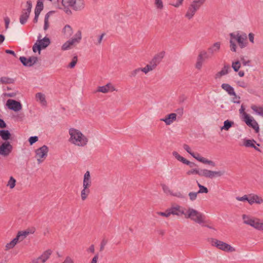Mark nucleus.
Wrapping results in <instances>:
<instances>
[{"mask_svg":"<svg viewBox=\"0 0 263 263\" xmlns=\"http://www.w3.org/2000/svg\"><path fill=\"white\" fill-rule=\"evenodd\" d=\"M190 163L187 164L190 168L186 172L187 176L198 175L206 178L213 179L221 177L225 173L223 171H212L206 168L199 169L195 163L190 161Z\"/></svg>","mask_w":263,"mask_h":263,"instance_id":"obj_1","label":"nucleus"},{"mask_svg":"<svg viewBox=\"0 0 263 263\" xmlns=\"http://www.w3.org/2000/svg\"><path fill=\"white\" fill-rule=\"evenodd\" d=\"M68 142L72 145L78 147H84L87 145L88 137L80 129L70 127L68 129Z\"/></svg>","mask_w":263,"mask_h":263,"instance_id":"obj_2","label":"nucleus"},{"mask_svg":"<svg viewBox=\"0 0 263 263\" xmlns=\"http://www.w3.org/2000/svg\"><path fill=\"white\" fill-rule=\"evenodd\" d=\"M85 7V0H61L58 8L62 10L67 15L72 14L70 8L76 11H81Z\"/></svg>","mask_w":263,"mask_h":263,"instance_id":"obj_3","label":"nucleus"},{"mask_svg":"<svg viewBox=\"0 0 263 263\" xmlns=\"http://www.w3.org/2000/svg\"><path fill=\"white\" fill-rule=\"evenodd\" d=\"M230 49L231 51L236 52L237 47L244 48L248 46L247 35L245 33L235 31L229 34Z\"/></svg>","mask_w":263,"mask_h":263,"instance_id":"obj_4","label":"nucleus"},{"mask_svg":"<svg viewBox=\"0 0 263 263\" xmlns=\"http://www.w3.org/2000/svg\"><path fill=\"white\" fill-rule=\"evenodd\" d=\"M209 242L211 246L216 248L217 249L228 253H233L236 252L235 247L232 246L224 241L216 238H212L209 240Z\"/></svg>","mask_w":263,"mask_h":263,"instance_id":"obj_5","label":"nucleus"},{"mask_svg":"<svg viewBox=\"0 0 263 263\" xmlns=\"http://www.w3.org/2000/svg\"><path fill=\"white\" fill-rule=\"evenodd\" d=\"M241 217L243 223L263 231V220L248 214H242Z\"/></svg>","mask_w":263,"mask_h":263,"instance_id":"obj_6","label":"nucleus"},{"mask_svg":"<svg viewBox=\"0 0 263 263\" xmlns=\"http://www.w3.org/2000/svg\"><path fill=\"white\" fill-rule=\"evenodd\" d=\"M185 218L200 224L204 223L205 221V217L203 213L191 207L187 208Z\"/></svg>","mask_w":263,"mask_h":263,"instance_id":"obj_7","label":"nucleus"},{"mask_svg":"<svg viewBox=\"0 0 263 263\" xmlns=\"http://www.w3.org/2000/svg\"><path fill=\"white\" fill-rule=\"evenodd\" d=\"M82 39V33L80 30L77 31L73 36L66 41L61 46L63 51L68 50L80 43Z\"/></svg>","mask_w":263,"mask_h":263,"instance_id":"obj_8","label":"nucleus"},{"mask_svg":"<svg viewBox=\"0 0 263 263\" xmlns=\"http://www.w3.org/2000/svg\"><path fill=\"white\" fill-rule=\"evenodd\" d=\"M205 1L206 0H193L187 9L185 17L189 20L192 19L196 12L204 4Z\"/></svg>","mask_w":263,"mask_h":263,"instance_id":"obj_9","label":"nucleus"},{"mask_svg":"<svg viewBox=\"0 0 263 263\" xmlns=\"http://www.w3.org/2000/svg\"><path fill=\"white\" fill-rule=\"evenodd\" d=\"M183 147L189 154H190L193 158H194L198 161L202 163V164L209 165L212 167L216 166V163L212 160H209L206 158L202 157L200 154L198 153H194L192 151L191 148L187 144H184Z\"/></svg>","mask_w":263,"mask_h":263,"instance_id":"obj_10","label":"nucleus"},{"mask_svg":"<svg viewBox=\"0 0 263 263\" xmlns=\"http://www.w3.org/2000/svg\"><path fill=\"white\" fill-rule=\"evenodd\" d=\"M49 151V147L44 145L34 151V158L38 164L43 163L47 158Z\"/></svg>","mask_w":263,"mask_h":263,"instance_id":"obj_11","label":"nucleus"},{"mask_svg":"<svg viewBox=\"0 0 263 263\" xmlns=\"http://www.w3.org/2000/svg\"><path fill=\"white\" fill-rule=\"evenodd\" d=\"M32 6V2L30 1H28L26 2V8L23 10L20 17V22L21 24L24 25L27 22L31 11Z\"/></svg>","mask_w":263,"mask_h":263,"instance_id":"obj_12","label":"nucleus"},{"mask_svg":"<svg viewBox=\"0 0 263 263\" xmlns=\"http://www.w3.org/2000/svg\"><path fill=\"white\" fill-rule=\"evenodd\" d=\"M172 215L178 217L184 216L185 217L187 208L184 207L179 204H174L170 207Z\"/></svg>","mask_w":263,"mask_h":263,"instance_id":"obj_13","label":"nucleus"},{"mask_svg":"<svg viewBox=\"0 0 263 263\" xmlns=\"http://www.w3.org/2000/svg\"><path fill=\"white\" fill-rule=\"evenodd\" d=\"M241 141L242 146L247 148H253L258 152H261L260 149L258 148L260 146V144L257 143L254 139L244 138Z\"/></svg>","mask_w":263,"mask_h":263,"instance_id":"obj_14","label":"nucleus"},{"mask_svg":"<svg viewBox=\"0 0 263 263\" xmlns=\"http://www.w3.org/2000/svg\"><path fill=\"white\" fill-rule=\"evenodd\" d=\"M242 120L248 126L254 129L256 132H258L259 131V127L258 123L255 120L254 117L250 115H249L243 118Z\"/></svg>","mask_w":263,"mask_h":263,"instance_id":"obj_15","label":"nucleus"},{"mask_svg":"<svg viewBox=\"0 0 263 263\" xmlns=\"http://www.w3.org/2000/svg\"><path fill=\"white\" fill-rule=\"evenodd\" d=\"M6 105L9 109L14 111H18L22 108V106L20 102L12 99L8 100Z\"/></svg>","mask_w":263,"mask_h":263,"instance_id":"obj_16","label":"nucleus"},{"mask_svg":"<svg viewBox=\"0 0 263 263\" xmlns=\"http://www.w3.org/2000/svg\"><path fill=\"white\" fill-rule=\"evenodd\" d=\"M114 91H116V88L112 84L109 83L105 85L98 86L97 88L96 92L107 93Z\"/></svg>","mask_w":263,"mask_h":263,"instance_id":"obj_17","label":"nucleus"},{"mask_svg":"<svg viewBox=\"0 0 263 263\" xmlns=\"http://www.w3.org/2000/svg\"><path fill=\"white\" fill-rule=\"evenodd\" d=\"M20 60L24 65L26 66H31L37 62V58L34 56L30 57L28 58L21 57Z\"/></svg>","mask_w":263,"mask_h":263,"instance_id":"obj_18","label":"nucleus"},{"mask_svg":"<svg viewBox=\"0 0 263 263\" xmlns=\"http://www.w3.org/2000/svg\"><path fill=\"white\" fill-rule=\"evenodd\" d=\"M12 146L8 142L3 143L0 146V154L1 155L7 156L11 152Z\"/></svg>","mask_w":263,"mask_h":263,"instance_id":"obj_19","label":"nucleus"},{"mask_svg":"<svg viewBox=\"0 0 263 263\" xmlns=\"http://www.w3.org/2000/svg\"><path fill=\"white\" fill-rule=\"evenodd\" d=\"M177 120V114L171 113L165 116L164 118L160 119V121L164 122L166 125L172 124Z\"/></svg>","mask_w":263,"mask_h":263,"instance_id":"obj_20","label":"nucleus"},{"mask_svg":"<svg viewBox=\"0 0 263 263\" xmlns=\"http://www.w3.org/2000/svg\"><path fill=\"white\" fill-rule=\"evenodd\" d=\"M230 70V67L228 65H224L222 69L217 72L214 76V79L216 80H219L221 78L229 73Z\"/></svg>","mask_w":263,"mask_h":263,"instance_id":"obj_21","label":"nucleus"},{"mask_svg":"<svg viewBox=\"0 0 263 263\" xmlns=\"http://www.w3.org/2000/svg\"><path fill=\"white\" fill-rule=\"evenodd\" d=\"M249 203L250 205L254 203L257 204H262L263 203V198L257 194H249Z\"/></svg>","mask_w":263,"mask_h":263,"instance_id":"obj_22","label":"nucleus"},{"mask_svg":"<svg viewBox=\"0 0 263 263\" xmlns=\"http://www.w3.org/2000/svg\"><path fill=\"white\" fill-rule=\"evenodd\" d=\"M91 185L92 180L90 173L89 171H87L83 176L82 186L90 188Z\"/></svg>","mask_w":263,"mask_h":263,"instance_id":"obj_23","label":"nucleus"},{"mask_svg":"<svg viewBox=\"0 0 263 263\" xmlns=\"http://www.w3.org/2000/svg\"><path fill=\"white\" fill-rule=\"evenodd\" d=\"M61 32L63 36L69 37L73 34V29L70 25L66 24L62 28Z\"/></svg>","mask_w":263,"mask_h":263,"instance_id":"obj_24","label":"nucleus"},{"mask_svg":"<svg viewBox=\"0 0 263 263\" xmlns=\"http://www.w3.org/2000/svg\"><path fill=\"white\" fill-rule=\"evenodd\" d=\"M35 99L36 102L39 103L41 105L45 106L47 104L45 94L42 92H37L35 95Z\"/></svg>","mask_w":263,"mask_h":263,"instance_id":"obj_25","label":"nucleus"},{"mask_svg":"<svg viewBox=\"0 0 263 263\" xmlns=\"http://www.w3.org/2000/svg\"><path fill=\"white\" fill-rule=\"evenodd\" d=\"M251 109L254 115L263 117V105L252 104Z\"/></svg>","mask_w":263,"mask_h":263,"instance_id":"obj_26","label":"nucleus"},{"mask_svg":"<svg viewBox=\"0 0 263 263\" xmlns=\"http://www.w3.org/2000/svg\"><path fill=\"white\" fill-rule=\"evenodd\" d=\"M221 47V43L220 42H217L212 44L209 48L208 51L211 55L218 53Z\"/></svg>","mask_w":263,"mask_h":263,"instance_id":"obj_27","label":"nucleus"},{"mask_svg":"<svg viewBox=\"0 0 263 263\" xmlns=\"http://www.w3.org/2000/svg\"><path fill=\"white\" fill-rule=\"evenodd\" d=\"M34 231L33 230L28 229L25 231H20L18 232L16 237L21 242L23 241L27 236L29 235L33 234Z\"/></svg>","mask_w":263,"mask_h":263,"instance_id":"obj_28","label":"nucleus"},{"mask_svg":"<svg viewBox=\"0 0 263 263\" xmlns=\"http://www.w3.org/2000/svg\"><path fill=\"white\" fill-rule=\"evenodd\" d=\"M36 42L39 43V45L42 49L46 48L50 43V40L48 37H45L41 39V35L39 36Z\"/></svg>","mask_w":263,"mask_h":263,"instance_id":"obj_29","label":"nucleus"},{"mask_svg":"<svg viewBox=\"0 0 263 263\" xmlns=\"http://www.w3.org/2000/svg\"><path fill=\"white\" fill-rule=\"evenodd\" d=\"M165 55V52L161 51L160 52L156 54L154 57L151 61L153 63H154L156 66L160 63L161 61L164 58Z\"/></svg>","mask_w":263,"mask_h":263,"instance_id":"obj_30","label":"nucleus"},{"mask_svg":"<svg viewBox=\"0 0 263 263\" xmlns=\"http://www.w3.org/2000/svg\"><path fill=\"white\" fill-rule=\"evenodd\" d=\"M156 67L157 66L154 63L150 61L145 67L141 68V71L145 74H146L148 72L154 70Z\"/></svg>","mask_w":263,"mask_h":263,"instance_id":"obj_31","label":"nucleus"},{"mask_svg":"<svg viewBox=\"0 0 263 263\" xmlns=\"http://www.w3.org/2000/svg\"><path fill=\"white\" fill-rule=\"evenodd\" d=\"M172 154L175 159H176L178 161H180L186 165H187V164H191L189 160L181 156L178 152L174 151L173 152Z\"/></svg>","mask_w":263,"mask_h":263,"instance_id":"obj_32","label":"nucleus"},{"mask_svg":"<svg viewBox=\"0 0 263 263\" xmlns=\"http://www.w3.org/2000/svg\"><path fill=\"white\" fill-rule=\"evenodd\" d=\"M172 154L175 159H176L178 161H180L186 165H187V164H191L189 160L181 156L178 152L174 151L173 152Z\"/></svg>","mask_w":263,"mask_h":263,"instance_id":"obj_33","label":"nucleus"},{"mask_svg":"<svg viewBox=\"0 0 263 263\" xmlns=\"http://www.w3.org/2000/svg\"><path fill=\"white\" fill-rule=\"evenodd\" d=\"M221 87L224 90L227 92L229 95H235L234 88L229 84L223 83Z\"/></svg>","mask_w":263,"mask_h":263,"instance_id":"obj_34","label":"nucleus"},{"mask_svg":"<svg viewBox=\"0 0 263 263\" xmlns=\"http://www.w3.org/2000/svg\"><path fill=\"white\" fill-rule=\"evenodd\" d=\"M90 193V188L83 187L81 191V199L82 201H85L89 196Z\"/></svg>","mask_w":263,"mask_h":263,"instance_id":"obj_35","label":"nucleus"},{"mask_svg":"<svg viewBox=\"0 0 263 263\" xmlns=\"http://www.w3.org/2000/svg\"><path fill=\"white\" fill-rule=\"evenodd\" d=\"M18 242H20V241L17 239V238L16 237L13 240H12L11 241L6 243V245H5V250L8 251L10 249H13Z\"/></svg>","mask_w":263,"mask_h":263,"instance_id":"obj_36","label":"nucleus"},{"mask_svg":"<svg viewBox=\"0 0 263 263\" xmlns=\"http://www.w3.org/2000/svg\"><path fill=\"white\" fill-rule=\"evenodd\" d=\"M52 253V251L51 250H47L45 251L42 255L39 257L40 259L41 260L42 263H44L46 262L50 257L51 254Z\"/></svg>","mask_w":263,"mask_h":263,"instance_id":"obj_37","label":"nucleus"},{"mask_svg":"<svg viewBox=\"0 0 263 263\" xmlns=\"http://www.w3.org/2000/svg\"><path fill=\"white\" fill-rule=\"evenodd\" d=\"M53 11L48 12L45 16L44 21V30H47L49 27V17L53 13Z\"/></svg>","mask_w":263,"mask_h":263,"instance_id":"obj_38","label":"nucleus"},{"mask_svg":"<svg viewBox=\"0 0 263 263\" xmlns=\"http://www.w3.org/2000/svg\"><path fill=\"white\" fill-rule=\"evenodd\" d=\"M154 5L155 8L158 10H162L164 7L163 0H154Z\"/></svg>","mask_w":263,"mask_h":263,"instance_id":"obj_39","label":"nucleus"},{"mask_svg":"<svg viewBox=\"0 0 263 263\" xmlns=\"http://www.w3.org/2000/svg\"><path fill=\"white\" fill-rule=\"evenodd\" d=\"M16 183V179L13 176H10L7 183L6 186L10 189H13L15 186Z\"/></svg>","mask_w":263,"mask_h":263,"instance_id":"obj_40","label":"nucleus"},{"mask_svg":"<svg viewBox=\"0 0 263 263\" xmlns=\"http://www.w3.org/2000/svg\"><path fill=\"white\" fill-rule=\"evenodd\" d=\"M197 58L205 61V60L209 58V57L206 50H202L199 52Z\"/></svg>","mask_w":263,"mask_h":263,"instance_id":"obj_41","label":"nucleus"},{"mask_svg":"<svg viewBox=\"0 0 263 263\" xmlns=\"http://www.w3.org/2000/svg\"><path fill=\"white\" fill-rule=\"evenodd\" d=\"M0 136L4 140H7L10 138L11 134L7 130H0Z\"/></svg>","mask_w":263,"mask_h":263,"instance_id":"obj_42","label":"nucleus"},{"mask_svg":"<svg viewBox=\"0 0 263 263\" xmlns=\"http://www.w3.org/2000/svg\"><path fill=\"white\" fill-rule=\"evenodd\" d=\"M223 124V126L221 128V130H228L234 124V122L227 120L224 122Z\"/></svg>","mask_w":263,"mask_h":263,"instance_id":"obj_43","label":"nucleus"},{"mask_svg":"<svg viewBox=\"0 0 263 263\" xmlns=\"http://www.w3.org/2000/svg\"><path fill=\"white\" fill-rule=\"evenodd\" d=\"M43 8V0H38L35 9V12L40 13Z\"/></svg>","mask_w":263,"mask_h":263,"instance_id":"obj_44","label":"nucleus"},{"mask_svg":"<svg viewBox=\"0 0 263 263\" xmlns=\"http://www.w3.org/2000/svg\"><path fill=\"white\" fill-rule=\"evenodd\" d=\"M204 61L197 57L195 67L196 69L200 70L202 69Z\"/></svg>","mask_w":263,"mask_h":263,"instance_id":"obj_45","label":"nucleus"},{"mask_svg":"<svg viewBox=\"0 0 263 263\" xmlns=\"http://www.w3.org/2000/svg\"><path fill=\"white\" fill-rule=\"evenodd\" d=\"M157 214L158 215H159V216H163V217H166V218H168V217H169L172 215V213H171V211L170 208L167 209L164 212H157Z\"/></svg>","mask_w":263,"mask_h":263,"instance_id":"obj_46","label":"nucleus"},{"mask_svg":"<svg viewBox=\"0 0 263 263\" xmlns=\"http://www.w3.org/2000/svg\"><path fill=\"white\" fill-rule=\"evenodd\" d=\"M197 184L199 188V191L197 192V193H198V194L208 193L209 191H208V189H207V187H206L205 186H204L203 185H202L201 184H200L199 183H198Z\"/></svg>","mask_w":263,"mask_h":263,"instance_id":"obj_47","label":"nucleus"},{"mask_svg":"<svg viewBox=\"0 0 263 263\" xmlns=\"http://www.w3.org/2000/svg\"><path fill=\"white\" fill-rule=\"evenodd\" d=\"M240 66L241 63L238 61L232 62V67L235 71H238L240 68Z\"/></svg>","mask_w":263,"mask_h":263,"instance_id":"obj_48","label":"nucleus"},{"mask_svg":"<svg viewBox=\"0 0 263 263\" xmlns=\"http://www.w3.org/2000/svg\"><path fill=\"white\" fill-rule=\"evenodd\" d=\"M239 112L241 116L242 119L249 115L245 112V108L243 105H241L240 108L239 109Z\"/></svg>","mask_w":263,"mask_h":263,"instance_id":"obj_49","label":"nucleus"},{"mask_svg":"<svg viewBox=\"0 0 263 263\" xmlns=\"http://www.w3.org/2000/svg\"><path fill=\"white\" fill-rule=\"evenodd\" d=\"M41 49L42 48L37 42H36L33 46L32 50L34 53L38 52V54H40Z\"/></svg>","mask_w":263,"mask_h":263,"instance_id":"obj_50","label":"nucleus"},{"mask_svg":"<svg viewBox=\"0 0 263 263\" xmlns=\"http://www.w3.org/2000/svg\"><path fill=\"white\" fill-rule=\"evenodd\" d=\"M236 199L239 201H242V202L248 201L249 202V195H245L244 196H243L242 197H236Z\"/></svg>","mask_w":263,"mask_h":263,"instance_id":"obj_51","label":"nucleus"},{"mask_svg":"<svg viewBox=\"0 0 263 263\" xmlns=\"http://www.w3.org/2000/svg\"><path fill=\"white\" fill-rule=\"evenodd\" d=\"M78 62V58L77 57H74L72 61L70 62V63L69 64L68 67L70 68H73L75 67L76 64Z\"/></svg>","mask_w":263,"mask_h":263,"instance_id":"obj_52","label":"nucleus"},{"mask_svg":"<svg viewBox=\"0 0 263 263\" xmlns=\"http://www.w3.org/2000/svg\"><path fill=\"white\" fill-rule=\"evenodd\" d=\"M198 193L197 192H190L189 194V199L191 201H193L195 200L197 198V195Z\"/></svg>","mask_w":263,"mask_h":263,"instance_id":"obj_53","label":"nucleus"},{"mask_svg":"<svg viewBox=\"0 0 263 263\" xmlns=\"http://www.w3.org/2000/svg\"><path fill=\"white\" fill-rule=\"evenodd\" d=\"M140 71H141L140 67L137 68L135 69H134L133 71H132L130 72V77H136Z\"/></svg>","mask_w":263,"mask_h":263,"instance_id":"obj_54","label":"nucleus"},{"mask_svg":"<svg viewBox=\"0 0 263 263\" xmlns=\"http://www.w3.org/2000/svg\"><path fill=\"white\" fill-rule=\"evenodd\" d=\"M39 140V138L37 136H32L30 137L28 141L30 143V145H32L34 143H35L36 142H37Z\"/></svg>","mask_w":263,"mask_h":263,"instance_id":"obj_55","label":"nucleus"},{"mask_svg":"<svg viewBox=\"0 0 263 263\" xmlns=\"http://www.w3.org/2000/svg\"><path fill=\"white\" fill-rule=\"evenodd\" d=\"M184 0H177V1L172 4L175 8H179L182 5Z\"/></svg>","mask_w":263,"mask_h":263,"instance_id":"obj_56","label":"nucleus"},{"mask_svg":"<svg viewBox=\"0 0 263 263\" xmlns=\"http://www.w3.org/2000/svg\"><path fill=\"white\" fill-rule=\"evenodd\" d=\"M61 263H74V260L71 257L67 256L65 257L64 260Z\"/></svg>","mask_w":263,"mask_h":263,"instance_id":"obj_57","label":"nucleus"},{"mask_svg":"<svg viewBox=\"0 0 263 263\" xmlns=\"http://www.w3.org/2000/svg\"><path fill=\"white\" fill-rule=\"evenodd\" d=\"M237 85L243 88H247L248 84L243 81H239L237 82Z\"/></svg>","mask_w":263,"mask_h":263,"instance_id":"obj_58","label":"nucleus"},{"mask_svg":"<svg viewBox=\"0 0 263 263\" xmlns=\"http://www.w3.org/2000/svg\"><path fill=\"white\" fill-rule=\"evenodd\" d=\"M104 36H105V33H103L100 35H99L98 36L97 42L96 43V45H100L102 43V41Z\"/></svg>","mask_w":263,"mask_h":263,"instance_id":"obj_59","label":"nucleus"},{"mask_svg":"<svg viewBox=\"0 0 263 263\" xmlns=\"http://www.w3.org/2000/svg\"><path fill=\"white\" fill-rule=\"evenodd\" d=\"M248 37H249V40L250 42L252 44H254V34L253 33L250 32L248 34Z\"/></svg>","mask_w":263,"mask_h":263,"instance_id":"obj_60","label":"nucleus"},{"mask_svg":"<svg viewBox=\"0 0 263 263\" xmlns=\"http://www.w3.org/2000/svg\"><path fill=\"white\" fill-rule=\"evenodd\" d=\"M232 96H233V99H232V101L233 102L235 103H239L240 102V98L239 97H238L236 94L235 93V95H232Z\"/></svg>","mask_w":263,"mask_h":263,"instance_id":"obj_61","label":"nucleus"},{"mask_svg":"<svg viewBox=\"0 0 263 263\" xmlns=\"http://www.w3.org/2000/svg\"><path fill=\"white\" fill-rule=\"evenodd\" d=\"M35 13V16H34V18L33 19V22L34 23H36L38 21V18H39V15L40 14V13H36V12H34Z\"/></svg>","mask_w":263,"mask_h":263,"instance_id":"obj_62","label":"nucleus"},{"mask_svg":"<svg viewBox=\"0 0 263 263\" xmlns=\"http://www.w3.org/2000/svg\"><path fill=\"white\" fill-rule=\"evenodd\" d=\"M30 263H42V262H41V259H40V257H39L36 259H33Z\"/></svg>","mask_w":263,"mask_h":263,"instance_id":"obj_63","label":"nucleus"},{"mask_svg":"<svg viewBox=\"0 0 263 263\" xmlns=\"http://www.w3.org/2000/svg\"><path fill=\"white\" fill-rule=\"evenodd\" d=\"M98 260V255H95L92 259L91 263H97Z\"/></svg>","mask_w":263,"mask_h":263,"instance_id":"obj_64","label":"nucleus"}]
</instances>
